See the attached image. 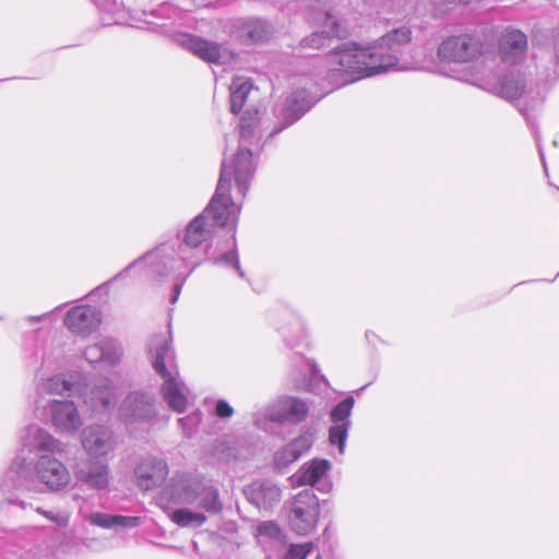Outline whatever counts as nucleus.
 Wrapping results in <instances>:
<instances>
[{
	"label": "nucleus",
	"instance_id": "6e6552de",
	"mask_svg": "<svg viewBox=\"0 0 559 559\" xmlns=\"http://www.w3.org/2000/svg\"><path fill=\"white\" fill-rule=\"evenodd\" d=\"M269 323L278 332L286 346L294 348L305 337L301 317L289 306L277 304L267 311Z\"/></svg>",
	"mask_w": 559,
	"mask_h": 559
},
{
	"label": "nucleus",
	"instance_id": "4c0bfd02",
	"mask_svg": "<svg viewBox=\"0 0 559 559\" xmlns=\"http://www.w3.org/2000/svg\"><path fill=\"white\" fill-rule=\"evenodd\" d=\"M92 394L103 407H109L114 400V389L110 381L103 380L102 383L93 390Z\"/></svg>",
	"mask_w": 559,
	"mask_h": 559
},
{
	"label": "nucleus",
	"instance_id": "49530a36",
	"mask_svg": "<svg viewBox=\"0 0 559 559\" xmlns=\"http://www.w3.org/2000/svg\"><path fill=\"white\" fill-rule=\"evenodd\" d=\"M443 3L445 4H453V5H467L469 4L473 0H441Z\"/></svg>",
	"mask_w": 559,
	"mask_h": 559
},
{
	"label": "nucleus",
	"instance_id": "f3484780",
	"mask_svg": "<svg viewBox=\"0 0 559 559\" xmlns=\"http://www.w3.org/2000/svg\"><path fill=\"white\" fill-rule=\"evenodd\" d=\"M282 489L270 479L253 481L247 486V502L261 513L267 514L280 503Z\"/></svg>",
	"mask_w": 559,
	"mask_h": 559
},
{
	"label": "nucleus",
	"instance_id": "5701e85b",
	"mask_svg": "<svg viewBox=\"0 0 559 559\" xmlns=\"http://www.w3.org/2000/svg\"><path fill=\"white\" fill-rule=\"evenodd\" d=\"M75 477L91 489L104 490L109 486V467L100 461L86 460L78 466Z\"/></svg>",
	"mask_w": 559,
	"mask_h": 559
},
{
	"label": "nucleus",
	"instance_id": "e433bc0d",
	"mask_svg": "<svg viewBox=\"0 0 559 559\" xmlns=\"http://www.w3.org/2000/svg\"><path fill=\"white\" fill-rule=\"evenodd\" d=\"M519 110H520L521 115L525 118L528 128L531 129V131L534 134V138H535L537 146H538V152H539V156H540V159H542V164H543L545 174H546V176H548V169H547V164H546L545 155H544L543 148H542L540 143H539L540 142V138H539V133H538V129H537L536 118H535L534 115L530 114V110H528L527 107H521V108H519Z\"/></svg>",
	"mask_w": 559,
	"mask_h": 559
},
{
	"label": "nucleus",
	"instance_id": "864d4df0",
	"mask_svg": "<svg viewBox=\"0 0 559 559\" xmlns=\"http://www.w3.org/2000/svg\"><path fill=\"white\" fill-rule=\"evenodd\" d=\"M134 263H135V262H133V263H131L130 265H128V267H126V269L123 270V273L128 272V271L133 266V264H134ZM121 275H122V272L119 274V276H121Z\"/></svg>",
	"mask_w": 559,
	"mask_h": 559
},
{
	"label": "nucleus",
	"instance_id": "dca6fc26",
	"mask_svg": "<svg viewBox=\"0 0 559 559\" xmlns=\"http://www.w3.org/2000/svg\"><path fill=\"white\" fill-rule=\"evenodd\" d=\"M347 34L345 27L341 24L338 16L332 11L323 14L321 29L314 31L300 40V47L304 49H320L325 47L332 38H342Z\"/></svg>",
	"mask_w": 559,
	"mask_h": 559
},
{
	"label": "nucleus",
	"instance_id": "7c9ffc66",
	"mask_svg": "<svg viewBox=\"0 0 559 559\" xmlns=\"http://www.w3.org/2000/svg\"><path fill=\"white\" fill-rule=\"evenodd\" d=\"M273 35V26L263 19H247V43H264Z\"/></svg>",
	"mask_w": 559,
	"mask_h": 559
},
{
	"label": "nucleus",
	"instance_id": "2f4dec72",
	"mask_svg": "<svg viewBox=\"0 0 559 559\" xmlns=\"http://www.w3.org/2000/svg\"><path fill=\"white\" fill-rule=\"evenodd\" d=\"M198 499V506L209 513H219L223 509L222 502L219 501L218 490L214 487H204L201 484V490L199 491Z\"/></svg>",
	"mask_w": 559,
	"mask_h": 559
},
{
	"label": "nucleus",
	"instance_id": "2eb2a0df",
	"mask_svg": "<svg viewBox=\"0 0 559 559\" xmlns=\"http://www.w3.org/2000/svg\"><path fill=\"white\" fill-rule=\"evenodd\" d=\"M314 442L310 431H305L292 441L277 449L273 454V467L278 473H284L293 463L308 452Z\"/></svg>",
	"mask_w": 559,
	"mask_h": 559
},
{
	"label": "nucleus",
	"instance_id": "9b49d317",
	"mask_svg": "<svg viewBox=\"0 0 559 559\" xmlns=\"http://www.w3.org/2000/svg\"><path fill=\"white\" fill-rule=\"evenodd\" d=\"M355 405L353 395H347L332 407L329 414L331 426L329 427L328 440L332 447L338 449L340 454H344L348 432L352 427V413Z\"/></svg>",
	"mask_w": 559,
	"mask_h": 559
},
{
	"label": "nucleus",
	"instance_id": "603ef678",
	"mask_svg": "<svg viewBox=\"0 0 559 559\" xmlns=\"http://www.w3.org/2000/svg\"><path fill=\"white\" fill-rule=\"evenodd\" d=\"M372 337H376V334L373 332L367 331L366 338L370 342Z\"/></svg>",
	"mask_w": 559,
	"mask_h": 559
},
{
	"label": "nucleus",
	"instance_id": "6ab92c4d",
	"mask_svg": "<svg viewBox=\"0 0 559 559\" xmlns=\"http://www.w3.org/2000/svg\"><path fill=\"white\" fill-rule=\"evenodd\" d=\"M83 449L92 456L107 455L115 448L112 431L103 425H91L81 432Z\"/></svg>",
	"mask_w": 559,
	"mask_h": 559
},
{
	"label": "nucleus",
	"instance_id": "39448f33",
	"mask_svg": "<svg viewBox=\"0 0 559 559\" xmlns=\"http://www.w3.org/2000/svg\"><path fill=\"white\" fill-rule=\"evenodd\" d=\"M289 362L287 383L290 389L316 393L329 386L328 379L314 360L299 353H293Z\"/></svg>",
	"mask_w": 559,
	"mask_h": 559
},
{
	"label": "nucleus",
	"instance_id": "f704fd0d",
	"mask_svg": "<svg viewBox=\"0 0 559 559\" xmlns=\"http://www.w3.org/2000/svg\"><path fill=\"white\" fill-rule=\"evenodd\" d=\"M72 384L63 378L56 376L41 382L37 386L38 394H63L71 390Z\"/></svg>",
	"mask_w": 559,
	"mask_h": 559
},
{
	"label": "nucleus",
	"instance_id": "20e7f679",
	"mask_svg": "<svg viewBox=\"0 0 559 559\" xmlns=\"http://www.w3.org/2000/svg\"><path fill=\"white\" fill-rule=\"evenodd\" d=\"M311 405L308 399L280 395L266 406L263 415L253 414V425L265 432H272L274 424L297 426L308 418Z\"/></svg>",
	"mask_w": 559,
	"mask_h": 559
},
{
	"label": "nucleus",
	"instance_id": "f257e3e1",
	"mask_svg": "<svg viewBox=\"0 0 559 559\" xmlns=\"http://www.w3.org/2000/svg\"><path fill=\"white\" fill-rule=\"evenodd\" d=\"M412 38L411 27L402 25L366 46L354 41L344 43L335 47L329 56L330 62L335 67L328 72L326 79L341 87L390 70H409L411 61L406 56Z\"/></svg>",
	"mask_w": 559,
	"mask_h": 559
},
{
	"label": "nucleus",
	"instance_id": "a18cd8bd",
	"mask_svg": "<svg viewBox=\"0 0 559 559\" xmlns=\"http://www.w3.org/2000/svg\"><path fill=\"white\" fill-rule=\"evenodd\" d=\"M554 52L556 61L559 63V31L554 36Z\"/></svg>",
	"mask_w": 559,
	"mask_h": 559
},
{
	"label": "nucleus",
	"instance_id": "aec40b11",
	"mask_svg": "<svg viewBox=\"0 0 559 559\" xmlns=\"http://www.w3.org/2000/svg\"><path fill=\"white\" fill-rule=\"evenodd\" d=\"M134 475L141 489L151 490L165 481L168 466L162 459L146 456L138 463Z\"/></svg>",
	"mask_w": 559,
	"mask_h": 559
},
{
	"label": "nucleus",
	"instance_id": "37998d69",
	"mask_svg": "<svg viewBox=\"0 0 559 559\" xmlns=\"http://www.w3.org/2000/svg\"><path fill=\"white\" fill-rule=\"evenodd\" d=\"M178 423H179L182 427H185V426H187V425H189V426L197 425V424L199 423V415H194V414L189 415V416H187V417L180 418V419L178 420Z\"/></svg>",
	"mask_w": 559,
	"mask_h": 559
},
{
	"label": "nucleus",
	"instance_id": "cd10ccee",
	"mask_svg": "<svg viewBox=\"0 0 559 559\" xmlns=\"http://www.w3.org/2000/svg\"><path fill=\"white\" fill-rule=\"evenodd\" d=\"M265 110L266 106L264 103L247 108V147L253 148L257 157L263 148V145L267 143V140H264L263 143L260 144L262 133L257 127V124L261 122V118L265 114Z\"/></svg>",
	"mask_w": 559,
	"mask_h": 559
},
{
	"label": "nucleus",
	"instance_id": "5fc2aeb1",
	"mask_svg": "<svg viewBox=\"0 0 559 559\" xmlns=\"http://www.w3.org/2000/svg\"><path fill=\"white\" fill-rule=\"evenodd\" d=\"M368 386V384L364 385L362 388H360L359 390L355 391L356 394H359L361 393Z\"/></svg>",
	"mask_w": 559,
	"mask_h": 559
},
{
	"label": "nucleus",
	"instance_id": "c85d7f7f",
	"mask_svg": "<svg viewBox=\"0 0 559 559\" xmlns=\"http://www.w3.org/2000/svg\"><path fill=\"white\" fill-rule=\"evenodd\" d=\"M265 110L266 106L264 103L247 108V147L253 148L257 157L263 148V145L267 143V140H264L263 143L260 144L262 133L257 127V124L261 122V118L265 114Z\"/></svg>",
	"mask_w": 559,
	"mask_h": 559
},
{
	"label": "nucleus",
	"instance_id": "4468645a",
	"mask_svg": "<svg viewBox=\"0 0 559 559\" xmlns=\"http://www.w3.org/2000/svg\"><path fill=\"white\" fill-rule=\"evenodd\" d=\"M201 481L189 475H176L162 492L160 500L174 504H192L198 500Z\"/></svg>",
	"mask_w": 559,
	"mask_h": 559
},
{
	"label": "nucleus",
	"instance_id": "7ed1b4c3",
	"mask_svg": "<svg viewBox=\"0 0 559 559\" xmlns=\"http://www.w3.org/2000/svg\"><path fill=\"white\" fill-rule=\"evenodd\" d=\"M154 370L163 378L162 392L168 406L177 413H183L187 408L185 384L178 380V370L175 362V354L166 335H153L148 343Z\"/></svg>",
	"mask_w": 559,
	"mask_h": 559
},
{
	"label": "nucleus",
	"instance_id": "f03ea898",
	"mask_svg": "<svg viewBox=\"0 0 559 559\" xmlns=\"http://www.w3.org/2000/svg\"><path fill=\"white\" fill-rule=\"evenodd\" d=\"M242 148L239 146L234 165L222 164L221 176L216 191L204 211L198 215L187 227L185 242L191 248L199 247L209 240L218 228L234 221L236 206L228 195L231 177H235L239 189L242 188L241 158Z\"/></svg>",
	"mask_w": 559,
	"mask_h": 559
},
{
	"label": "nucleus",
	"instance_id": "c9c22d12",
	"mask_svg": "<svg viewBox=\"0 0 559 559\" xmlns=\"http://www.w3.org/2000/svg\"><path fill=\"white\" fill-rule=\"evenodd\" d=\"M254 536L259 543L266 540H280L282 531L276 522L264 521L257 525Z\"/></svg>",
	"mask_w": 559,
	"mask_h": 559
},
{
	"label": "nucleus",
	"instance_id": "a211bd4d",
	"mask_svg": "<svg viewBox=\"0 0 559 559\" xmlns=\"http://www.w3.org/2000/svg\"><path fill=\"white\" fill-rule=\"evenodd\" d=\"M154 415V399L146 393L131 392L119 407V416L127 424L148 420Z\"/></svg>",
	"mask_w": 559,
	"mask_h": 559
},
{
	"label": "nucleus",
	"instance_id": "c756f323",
	"mask_svg": "<svg viewBox=\"0 0 559 559\" xmlns=\"http://www.w3.org/2000/svg\"><path fill=\"white\" fill-rule=\"evenodd\" d=\"M87 521L96 526L110 528V527H135L140 524L141 520L139 516H124V515H111L102 512L91 513Z\"/></svg>",
	"mask_w": 559,
	"mask_h": 559
},
{
	"label": "nucleus",
	"instance_id": "bb28decb",
	"mask_svg": "<svg viewBox=\"0 0 559 559\" xmlns=\"http://www.w3.org/2000/svg\"><path fill=\"white\" fill-rule=\"evenodd\" d=\"M120 346L112 338H103L84 350V357L90 364L106 361L114 365L120 359Z\"/></svg>",
	"mask_w": 559,
	"mask_h": 559
},
{
	"label": "nucleus",
	"instance_id": "3c124183",
	"mask_svg": "<svg viewBox=\"0 0 559 559\" xmlns=\"http://www.w3.org/2000/svg\"><path fill=\"white\" fill-rule=\"evenodd\" d=\"M37 512H39V513L44 514L45 516H47L48 519L52 520L51 512L43 511L40 508L37 509Z\"/></svg>",
	"mask_w": 559,
	"mask_h": 559
},
{
	"label": "nucleus",
	"instance_id": "412c9836",
	"mask_svg": "<svg viewBox=\"0 0 559 559\" xmlns=\"http://www.w3.org/2000/svg\"><path fill=\"white\" fill-rule=\"evenodd\" d=\"M49 408L51 423L58 432L73 435L81 428L83 423L74 402L55 400Z\"/></svg>",
	"mask_w": 559,
	"mask_h": 559
},
{
	"label": "nucleus",
	"instance_id": "b1692460",
	"mask_svg": "<svg viewBox=\"0 0 559 559\" xmlns=\"http://www.w3.org/2000/svg\"><path fill=\"white\" fill-rule=\"evenodd\" d=\"M99 322V312L91 306L74 307L64 318L66 326L76 334H90Z\"/></svg>",
	"mask_w": 559,
	"mask_h": 559
},
{
	"label": "nucleus",
	"instance_id": "58836bf2",
	"mask_svg": "<svg viewBox=\"0 0 559 559\" xmlns=\"http://www.w3.org/2000/svg\"><path fill=\"white\" fill-rule=\"evenodd\" d=\"M312 543L292 544L287 548L284 559H307L308 555L312 551Z\"/></svg>",
	"mask_w": 559,
	"mask_h": 559
},
{
	"label": "nucleus",
	"instance_id": "a19ab883",
	"mask_svg": "<svg viewBox=\"0 0 559 559\" xmlns=\"http://www.w3.org/2000/svg\"><path fill=\"white\" fill-rule=\"evenodd\" d=\"M214 414L219 418H229L234 414L233 407L224 400L216 403Z\"/></svg>",
	"mask_w": 559,
	"mask_h": 559
},
{
	"label": "nucleus",
	"instance_id": "de8ad7c7",
	"mask_svg": "<svg viewBox=\"0 0 559 559\" xmlns=\"http://www.w3.org/2000/svg\"><path fill=\"white\" fill-rule=\"evenodd\" d=\"M238 129H239V135H240V138H242L245 135V117L239 118Z\"/></svg>",
	"mask_w": 559,
	"mask_h": 559
},
{
	"label": "nucleus",
	"instance_id": "72a5a7b5",
	"mask_svg": "<svg viewBox=\"0 0 559 559\" xmlns=\"http://www.w3.org/2000/svg\"><path fill=\"white\" fill-rule=\"evenodd\" d=\"M245 80L241 76H235L229 86L230 92V111L239 115L245 105Z\"/></svg>",
	"mask_w": 559,
	"mask_h": 559
},
{
	"label": "nucleus",
	"instance_id": "473e14b6",
	"mask_svg": "<svg viewBox=\"0 0 559 559\" xmlns=\"http://www.w3.org/2000/svg\"><path fill=\"white\" fill-rule=\"evenodd\" d=\"M170 519L181 527H199L206 521V516L203 513L192 512L189 509L173 511Z\"/></svg>",
	"mask_w": 559,
	"mask_h": 559
},
{
	"label": "nucleus",
	"instance_id": "1a4fd4ad",
	"mask_svg": "<svg viewBox=\"0 0 559 559\" xmlns=\"http://www.w3.org/2000/svg\"><path fill=\"white\" fill-rule=\"evenodd\" d=\"M319 97L308 91L306 87L294 90L285 99L280 110V126L273 128L269 138H273L281 133L284 129L297 122L307 111H309L317 103Z\"/></svg>",
	"mask_w": 559,
	"mask_h": 559
},
{
	"label": "nucleus",
	"instance_id": "6e6d98bb",
	"mask_svg": "<svg viewBox=\"0 0 559 559\" xmlns=\"http://www.w3.org/2000/svg\"><path fill=\"white\" fill-rule=\"evenodd\" d=\"M230 456H236L235 454H230V453H227V457H230Z\"/></svg>",
	"mask_w": 559,
	"mask_h": 559
},
{
	"label": "nucleus",
	"instance_id": "393cba45",
	"mask_svg": "<svg viewBox=\"0 0 559 559\" xmlns=\"http://www.w3.org/2000/svg\"><path fill=\"white\" fill-rule=\"evenodd\" d=\"M526 87V73L513 67L492 86V93L507 100L520 98Z\"/></svg>",
	"mask_w": 559,
	"mask_h": 559
},
{
	"label": "nucleus",
	"instance_id": "09e8293b",
	"mask_svg": "<svg viewBox=\"0 0 559 559\" xmlns=\"http://www.w3.org/2000/svg\"><path fill=\"white\" fill-rule=\"evenodd\" d=\"M247 97L249 96L250 91L253 88V81L250 78H247Z\"/></svg>",
	"mask_w": 559,
	"mask_h": 559
},
{
	"label": "nucleus",
	"instance_id": "c03bdc74",
	"mask_svg": "<svg viewBox=\"0 0 559 559\" xmlns=\"http://www.w3.org/2000/svg\"><path fill=\"white\" fill-rule=\"evenodd\" d=\"M183 282H185V278L180 283H176L175 284V287H174V290H173V295L170 297V302L171 304H175L178 300V297L180 295Z\"/></svg>",
	"mask_w": 559,
	"mask_h": 559
},
{
	"label": "nucleus",
	"instance_id": "f8f14e48",
	"mask_svg": "<svg viewBox=\"0 0 559 559\" xmlns=\"http://www.w3.org/2000/svg\"><path fill=\"white\" fill-rule=\"evenodd\" d=\"M332 464L326 459H312L304 463L296 473L290 476L292 485L295 487L310 486L320 492L326 493L332 489V481L329 473Z\"/></svg>",
	"mask_w": 559,
	"mask_h": 559
},
{
	"label": "nucleus",
	"instance_id": "9d476101",
	"mask_svg": "<svg viewBox=\"0 0 559 559\" xmlns=\"http://www.w3.org/2000/svg\"><path fill=\"white\" fill-rule=\"evenodd\" d=\"M177 43L209 63L227 64L236 59V55L223 45L197 35L181 34L177 37Z\"/></svg>",
	"mask_w": 559,
	"mask_h": 559
},
{
	"label": "nucleus",
	"instance_id": "4be33fe9",
	"mask_svg": "<svg viewBox=\"0 0 559 559\" xmlns=\"http://www.w3.org/2000/svg\"><path fill=\"white\" fill-rule=\"evenodd\" d=\"M527 51L526 35L514 27H507L499 40V53L504 63L518 67Z\"/></svg>",
	"mask_w": 559,
	"mask_h": 559
},
{
	"label": "nucleus",
	"instance_id": "423d86ee",
	"mask_svg": "<svg viewBox=\"0 0 559 559\" xmlns=\"http://www.w3.org/2000/svg\"><path fill=\"white\" fill-rule=\"evenodd\" d=\"M485 50L483 37L464 33L443 39L437 50L438 58L449 62L466 63L478 59Z\"/></svg>",
	"mask_w": 559,
	"mask_h": 559
},
{
	"label": "nucleus",
	"instance_id": "a878e982",
	"mask_svg": "<svg viewBox=\"0 0 559 559\" xmlns=\"http://www.w3.org/2000/svg\"><path fill=\"white\" fill-rule=\"evenodd\" d=\"M22 442L24 447L29 449V451L39 450L49 453L62 451L61 442L45 429L36 425H31L26 428Z\"/></svg>",
	"mask_w": 559,
	"mask_h": 559
},
{
	"label": "nucleus",
	"instance_id": "79ce46f5",
	"mask_svg": "<svg viewBox=\"0 0 559 559\" xmlns=\"http://www.w3.org/2000/svg\"><path fill=\"white\" fill-rule=\"evenodd\" d=\"M218 261L221 262H224L228 265H231L234 266L238 272H239V275L242 276V272H241V269H240V263H239V260H238V255L236 252L234 251H229V252H226L224 253L219 259Z\"/></svg>",
	"mask_w": 559,
	"mask_h": 559
},
{
	"label": "nucleus",
	"instance_id": "0eeeda50",
	"mask_svg": "<svg viewBox=\"0 0 559 559\" xmlns=\"http://www.w3.org/2000/svg\"><path fill=\"white\" fill-rule=\"evenodd\" d=\"M319 513V499L313 489L301 490L294 497L289 508L292 531L301 536L310 534L317 526Z\"/></svg>",
	"mask_w": 559,
	"mask_h": 559
},
{
	"label": "nucleus",
	"instance_id": "ddd939ff",
	"mask_svg": "<svg viewBox=\"0 0 559 559\" xmlns=\"http://www.w3.org/2000/svg\"><path fill=\"white\" fill-rule=\"evenodd\" d=\"M35 471L37 478L51 491L66 488L71 480L66 465L51 454H43L38 457Z\"/></svg>",
	"mask_w": 559,
	"mask_h": 559
},
{
	"label": "nucleus",
	"instance_id": "4d7b16f0",
	"mask_svg": "<svg viewBox=\"0 0 559 559\" xmlns=\"http://www.w3.org/2000/svg\"><path fill=\"white\" fill-rule=\"evenodd\" d=\"M316 559H322V557L320 555H317Z\"/></svg>",
	"mask_w": 559,
	"mask_h": 559
},
{
	"label": "nucleus",
	"instance_id": "8fccbe9b",
	"mask_svg": "<svg viewBox=\"0 0 559 559\" xmlns=\"http://www.w3.org/2000/svg\"><path fill=\"white\" fill-rule=\"evenodd\" d=\"M8 501H9V503L17 504L22 509L26 508V503L23 500H11V499H9Z\"/></svg>",
	"mask_w": 559,
	"mask_h": 559
},
{
	"label": "nucleus",
	"instance_id": "ea45409f",
	"mask_svg": "<svg viewBox=\"0 0 559 559\" xmlns=\"http://www.w3.org/2000/svg\"><path fill=\"white\" fill-rule=\"evenodd\" d=\"M255 152H253V148L247 147V183L249 180L253 177L255 169H257V159H255Z\"/></svg>",
	"mask_w": 559,
	"mask_h": 559
}]
</instances>
